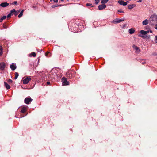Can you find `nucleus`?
<instances>
[{
    "instance_id": "2f4dec72",
    "label": "nucleus",
    "mask_w": 157,
    "mask_h": 157,
    "mask_svg": "<svg viewBox=\"0 0 157 157\" xmlns=\"http://www.w3.org/2000/svg\"><path fill=\"white\" fill-rule=\"evenodd\" d=\"M8 82H9V83H12V80L10 79H9L8 80Z\"/></svg>"
},
{
    "instance_id": "ddd939ff",
    "label": "nucleus",
    "mask_w": 157,
    "mask_h": 157,
    "mask_svg": "<svg viewBox=\"0 0 157 157\" xmlns=\"http://www.w3.org/2000/svg\"><path fill=\"white\" fill-rule=\"evenodd\" d=\"M5 67V64L4 63H0V69L3 70Z\"/></svg>"
},
{
    "instance_id": "39448f33",
    "label": "nucleus",
    "mask_w": 157,
    "mask_h": 157,
    "mask_svg": "<svg viewBox=\"0 0 157 157\" xmlns=\"http://www.w3.org/2000/svg\"><path fill=\"white\" fill-rule=\"evenodd\" d=\"M124 20V19H116L114 20L113 21H112V23L116 24V23H120L122 21H123Z\"/></svg>"
},
{
    "instance_id": "f03ea898",
    "label": "nucleus",
    "mask_w": 157,
    "mask_h": 157,
    "mask_svg": "<svg viewBox=\"0 0 157 157\" xmlns=\"http://www.w3.org/2000/svg\"><path fill=\"white\" fill-rule=\"evenodd\" d=\"M32 100L33 99L30 97H28L25 98L24 101L25 103L29 104L30 103Z\"/></svg>"
},
{
    "instance_id": "79ce46f5",
    "label": "nucleus",
    "mask_w": 157,
    "mask_h": 157,
    "mask_svg": "<svg viewBox=\"0 0 157 157\" xmlns=\"http://www.w3.org/2000/svg\"><path fill=\"white\" fill-rule=\"evenodd\" d=\"M3 27H4V28H6V27H5V26L4 25H3Z\"/></svg>"
},
{
    "instance_id": "ea45409f",
    "label": "nucleus",
    "mask_w": 157,
    "mask_h": 157,
    "mask_svg": "<svg viewBox=\"0 0 157 157\" xmlns=\"http://www.w3.org/2000/svg\"><path fill=\"white\" fill-rule=\"evenodd\" d=\"M149 31V32H150V33H152V31L151 30H150Z\"/></svg>"
},
{
    "instance_id": "423d86ee",
    "label": "nucleus",
    "mask_w": 157,
    "mask_h": 157,
    "mask_svg": "<svg viewBox=\"0 0 157 157\" xmlns=\"http://www.w3.org/2000/svg\"><path fill=\"white\" fill-rule=\"evenodd\" d=\"M31 79V78L29 77H26L23 80V83L24 84H27Z\"/></svg>"
},
{
    "instance_id": "e433bc0d",
    "label": "nucleus",
    "mask_w": 157,
    "mask_h": 157,
    "mask_svg": "<svg viewBox=\"0 0 157 157\" xmlns=\"http://www.w3.org/2000/svg\"><path fill=\"white\" fill-rule=\"evenodd\" d=\"M142 2V0H139L138 1H137L138 2Z\"/></svg>"
},
{
    "instance_id": "4be33fe9",
    "label": "nucleus",
    "mask_w": 157,
    "mask_h": 157,
    "mask_svg": "<svg viewBox=\"0 0 157 157\" xmlns=\"http://www.w3.org/2000/svg\"><path fill=\"white\" fill-rule=\"evenodd\" d=\"M86 6H91V7H94V6H93L92 5V4H90V3H87L86 4Z\"/></svg>"
},
{
    "instance_id": "c756f323",
    "label": "nucleus",
    "mask_w": 157,
    "mask_h": 157,
    "mask_svg": "<svg viewBox=\"0 0 157 157\" xmlns=\"http://www.w3.org/2000/svg\"><path fill=\"white\" fill-rule=\"evenodd\" d=\"M154 25L155 26L154 28L155 29L157 30V24H154V25Z\"/></svg>"
},
{
    "instance_id": "9b49d317",
    "label": "nucleus",
    "mask_w": 157,
    "mask_h": 157,
    "mask_svg": "<svg viewBox=\"0 0 157 157\" xmlns=\"http://www.w3.org/2000/svg\"><path fill=\"white\" fill-rule=\"evenodd\" d=\"M11 69L12 70H14L16 68V65L14 63H12L10 66Z\"/></svg>"
},
{
    "instance_id": "20e7f679",
    "label": "nucleus",
    "mask_w": 157,
    "mask_h": 157,
    "mask_svg": "<svg viewBox=\"0 0 157 157\" xmlns=\"http://www.w3.org/2000/svg\"><path fill=\"white\" fill-rule=\"evenodd\" d=\"M20 11L19 10L16 11L15 9H13L11 10L10 12H11V13H12V14H14L15 16H16L19 13Z\"/></svg>"
},
{
    "instance_id": "412c9836",
    "label": "nucleus",
    "mask_w": 157,
    "mask_h": 157,
    "mask_svg": "<svg viewBox=\"0 0 157 157\" xmlns=\"http://www.w3.org/2000/svg\"><path fill=\"white\" fill-rule=\"evenodd\" d=\"M2 54V47L0 46V56Z\"/></svg>"
},
{
    "instance_id": "c85d7f7f",
    "label": "nucleus",
    "mask_w": 157,
    "mask_h": 157,
    "mask_svg": "<svg viewBox=\"0 0 157 157\" xmlns=\"http://www.w3.org/2000/svg\"><path fill=\"white\" fill-rule=\"evenodd\" d=\"M118 12L121 13H124V11L121 10H118Z\"/></svg>"
},
{
    "instance_id": "7c9ffc66",
    "label": "nucleus",
    "mask_w": 157,
    "mask_h": 157,
    "mask_svg": "<svg viewBox=\"0 0 157 157\" xmlns=\"http://www.w3.org/2000/svg\"><path fill=\"white\" fill-rule=\"evenodd\" d=\"M6 17V16H3L2 17V20H4L5 19Z\"/></svg>"
},
{
    "instance_id": "a878e982",
    "label": "nucleus",
    "mask_w": 157,
    "mask_h": 157,
    "mask_svg": "<svg viewBox=\"0 0 157 157\" xmlns=\"http://www.w3.org/2000/svg\"><path fill=\"white\" fill-rule=\"evenodd\" d=\"M31 55L33 57H35L36 56V53L34 52H33L31 53Z\"/></svg>"
},
{
    "instance_id": "2eb2a0df",
    "label": "nucleus",
    "mask_w": 157,
    "mask_h": 157,
    "mask_svg": "<svg viewBox=\"0 0 157 157\" xmlns=\"http://www.w3.org/2000/svg\"><path fill=\"white\" fill-rule=\"evenodd\" d=\"M148 24V20L146 19L142 22V24L143 25H146Z\"/></svg>"
},
{
    "instance_id": "bb28decb",
    "label": "nucleus",
    "mask_w": 157,
    "mask_h": 157,
    "mask_svg": "<svg viewBox=\"0 0 157 157\" xmlns=\"http://www.w3.org/2000/svg\"><path fill=\"white\" fill-rule=\"evenodd\" d=\"M23 15V13H22L20 12V13L18 15V17L19 18L21 17Z\"/></svg>"
},
{
    "instance_id": "f257e3e1",
    "label": "nucleus",
    "mask_w": 157,
    "mask_h": 157,
    "mask_svg": "<svg viewBox=\"0 0 157 157\" xmlns=\"http://www.w3.org/2000/svg\"><path fill=\"white\" fill-rule=\"evenodd\" d=\"M149 20L151 25H154L157 22V16L155 15H152L150 17Z\"/></svg>"
},
{
    "instance_id": "9d476101",
    "label": "nucleus",
    "mask_w": 157,
    "mask_h": 157,
    "mask_svg": "<svg viewBox=\"0 0 157 157\" xmlns=\"http://www.w3.org/2000/svg\"><path fill=\"white\" fill-rule=\"evenodd\" d=\"M9 5V3L7 2H3L1 3L0 4V6L3 7H5Z\"/></svg>"
},
{
    "instance_id": "72a5a7b5",
    "label": "nucleus",
    "mask_w": 157,
    "mask_h": 157,
    "mask_svg": "<svg viewBox=\"0 0 157 157\" xmlns=\"http://www.w3.org/2000/svg\"><path fill=\"white\" fill-rule=\"evenodd\" d=\"M49 53V52H47L46 53V56H47L48 55Z\"/></svg>"
},
{
    "instance_id": "473e14b6",
    "label": "nucleus",
    "mask_w": 157,
    "mask_h": 157,
    "mask_svg": "<svg viewBox=\"0 0 157 157\" xmlns=\"http://www.w3.org/2000/svg\"><path fill=\"white\" fill-rule=\"evenodd\" d=\"M95 3L96 4H97L99 2V0H95Z\"/></svg>"
},
{
    "instance_id": "cd10ccee",
    "label": "nucleus",
    "mask_w": 157,
    "mask_h": 157,
    "mask_svg": "<svg viewBox=\"0 0 157 157\" xmlns=\"http://www.w3.org/2000/svg\"><path fill=\"white\" fill-rule=\"evenodd\" d=\"M154 41L155 43H157V36H155Z\"/></svg>"
},
{
    "instance_id": "dca6fc26",
    "label": "nucleus",
    "mask_w": 157,
    "mask_h": 157,
    "mask_svg": "<svg viewBox=\"0 0 157 157\" xmlns=\"http://www.w3.org/2000/svg\"><path fill=\"white\" fill-rule=\"evenodd\" d=\"M27 108L25 107H23L21 110V112L22 113H24L26 110Z\"/></svg>"
},
{
    "instance_id": "4468645a",
    "label": "nucleus",
    "mask_w": 157,
    "mask_h": 157,
    "mask_svg": "<svg viewBox=\"0 0 157 157\" xmlns=\"http://www.w3.org/2000/svg\"><path fill=\"white\" fill-rule=\"evenodd\" d=\"M136 6L135 4L129 5L128 6V8L129 9H131Z\"/></svg>"
},
{
    "instance_id": "6ab92c4d",
    "label": "nucleus",
    "mask_w": 157,
    "mask_h": 157,
    "mask_svg": "<svg viewBox=\"0 0 157 157\" xmlns=\"http://www.w3.org/2000/svg\"><path fill=\"white\" fill-rule=\"evenodd\" d=\"M15 77H14V79H16L19 76V74L17 72H16L15 74Z\"/></svg>"
},
{
    "instance_id": "393cba45",
    "label": "nucleus",
    "mask_w": 157,
    "mask_h": 157,
    "mask_svg": "<svg viewBox=\"0 0 157 157\" xmlns=\"http://www.w3.org/2000/svg\"><path fill=\"white\" fill-rule=\"evenodd\" d=\"M12 13H9L8 15H7V18H9L11 16V14H12Z\"/></svg>"
},
{
    "instance_id": "f704fd0d",
    "label": "nucleus",
    "mask_w": 157,
    "mask_h": 157,
    "mask_svg": "<svg viewBox=\"0 0 157 157\" xmlns=\"http://www.w3.org/2000/svg\"><path fill=\"white\" fill-rule=\"evenodd\" d=\"M53 1L57 3L58 2V0H53Z\"/></svg>"
},
{
    "instance_id": "37998d69",
    "label": "nucleus",
    "mask_w": 157,
    "mask_h": 157,
    "mask_svg": "<svg viewBox=\"0 0 157 157\" xmlns=\"http://www.w3.org/2000/svg\"><path fill=\"white\" fill-rule=\"evenodd\" d=\"M50 0V1H52V0Z\"/></svg>"
},
{
    "instance_id": "f8f14e48",
    "label": "nucleus",
    "mask_w": 157,
    "mask_h": 157,
    "mask_svg": "<svg viewBox=\"0 0 157 157\" xmlns=\"http://www.w3.org/2000/svg\"><path fill=\"white\" fill-rule=\"evenodd\" d=\"M140 32L141 34L145 35L147 33H148L149 32V30L145 31L143 30H141L140 31Z\"/></svg>"
},
{
    "instance_id": "aec40b11",
    "label": "nucleus",
    "mask_w": 157,
    "mask_h": 157,
    "mask_svg": "<svg viewBox=\"0 0 157 157\" xmlns=\"http://www.w3.org/2000/svg\"><path fill=\"white\" fill-rule=\"evenodd\" d=\"M109 0H102L101 2L102 4H105Z\"/></svg>"
},
{
    "instance_id": "6e6552de",
    "label": "nucleus",
    "mask_w": 157,
    "mask_h": 157,
    "mask_svg": "<svg viewBox=\"0 0 157 157\" xmlns=\"http://www.w3.org/2000/svg\"><path fill=\"white\" fill-rule=\"evenodd\" d=\"M118 3H119L120 5L124 6H126L127 4V3L126 2L122 0H119L118 1Z\"/></svg>"
},
{
    "instance_id": "5701e85b",
    "label": "nucleus",
    "mask_w": 157,
    "mask_h": 157,
    "mask_svg": "<svg viewBox=\"0 0 157 157\" xmlns=\"http://www.w3.org/2000/svg\"><path fill=\"white\" fill-rule=\"evenodd\" d=\"M138 36L140 37H141L143 38H146V37L144 36L141 35V34H140L138 35Z\"/></svg>"
},
{
    "instance_id": "a19ab883",
    "label": "nucleus",
    "mask_w": 157,
    "mask_h": 157,
    "mask_svg": "<svg viewBox=\"0 0 157 157\" xmlns=\"http://www.w3.org/2000/svg\"><path fill=\"white\" fill-rule=\"evenodd\" d=\"M24 10H22L21 12L22 13H23L24 12Z\"/></svg>"
},
{
    "instance_id": "c9c22d12",
    "label": "nucleus",
    "mask_w": 157,
    "mask_h": 157,
    "mask_svg": "<svg viewBox=\"0 0 157 157\" xmlns=\"http://www.w3.org/2000/svg\"><path fill=\"white\" fill-rule=\"evenodd\" d=\"M47 84L49 85L50 84V82L48 81L47 82Z\"/></svg>"
},
{
    "instance_id": "58836bf2",
    "label": "nucleus",
    "mask_w": 157,
    "mask_h": 157,
    "mask_svg": "<svg viewBox=\"0 0 157 157\" xmlns=\"http://www.w3.org/2000/svg\"><path fill=\"white\" fill-rule=\"evenodd\" d=\"M3 20L1 18H0V22H2V21Z\"/></svg>"
},
{
    "instance_id": "b1692460",
    "label": "nucleus",
    "mask_w": 157,
    "mask_h": 157,
    "mask_svg": "<svg viewBox=\"0 0 157 157\" xmlns=\"http://www.w3.org/2000/svg\"><path fill=\"white\" fill-rule=\"evenodd\" d=\"M59 6H61V5H53L52 6V8H54Z\"/></svg>"
},
{
    "instance_id": "1a4fd4ad",
    "label": "nucleus",
    "mask_w": 157,
    "mask_h": 157,
    "mask_svg": "<svg viewBox=\"0 0 157 157\" xmlns=\"http://www.w3.org/2000/svg\"><path fill=\"white\" fill-rule=\"evenodd\" d=\"M106 7V5L105 4H102L98 6V8L99 10H101L103 9H105Z\"/></svg>"
},
{
    "instance_id": "7ed1b4c3",
    "label": "nucleus",
    "mask_w": 157,
    "mask_h": 157,
    "mask_svg": "<svg viewBox=\"0 0 157 157\" xmlns=\"http://www.w3.org/2000/svg\"><path fill=\"white\" fill-rule=\"evenodd\" d=\"M63 82V85H68L69 84V82L67 81L66 78H63L62 79Z\"/></svg>"
},
{
    "instance_id": "4c0bfd02",
    "label": "nucleus",
    "mask_w": 157,
    "mask_h": 157,
    "mask_svg": "<svg viewBox=\"0 0 157 157\" xmlns=\"http://www.w3.org/2000/svg\"><path fill=\"white\" fill-rule=\"evenodd\" d=\"M17 3V1H15L14 2V4H16Z\"/></svg>"
},
{
    "instance_id": "f3484780",
    "label": "nucleus",
    "mask_w": 157,
    "mask_h": 157,
    "mask_svg": "<svg viewBox=\"0 0 157 157\" xmlns=\"http://www.w3.org/2000/svg\"><path fill=\"white\" fill-rule=\"evenodd\" d=\"M135 30L132 28H131L129 30V33H130V34H131L134 33L135 32Z\"/></svg>"
},
{
    "instance_id": "a211bd4d",
    "label": "nucleus",
    "mask_w": 157,
    "mask_h": 157,
    "mask_svg": "<svg viewBox=\"0 0 157 157\" xmlns=\"http://www.w3.org/2000/svg\"><path fill=\"white\" fill-rule=\"evenodd\" d=\"M5 86L7 89H9L10 88V87L7 83L4 82Z\"/></svg>"
},
{
    "instance_id": "0eeeda50",
    "label": "nucleus",
    "mask_w": 157,
    "mask_h": 157,
    "mask_svg": "<svg viewBox=\"0 0 157 157\" xmlns=\"http://www.w3.org/2000/svg\"><path fill=\"white\" fill-rule=\"evenodd\" d=\"M133 48L135 50V52L137 53H139L140 52V50L139 48L136 46L134 45L133 46Z\"/></svg>"
}]
</instances>
